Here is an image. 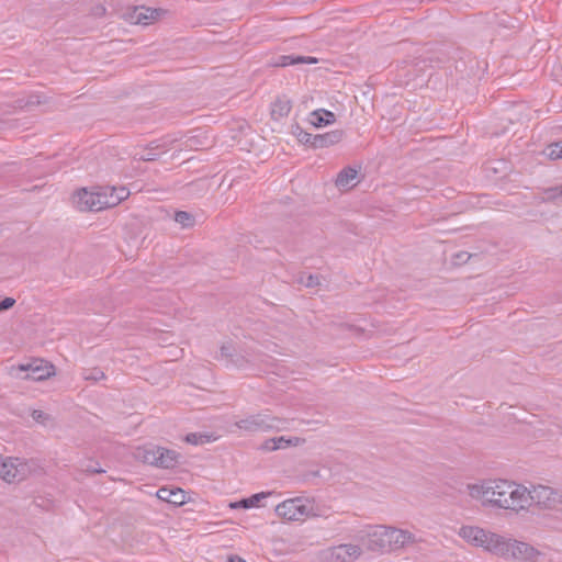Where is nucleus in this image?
<instances>
[{
  "mask_svg": "<svg viewBox=\"0 0 562 562\" xmlns=\"http://www.w3.org/2000/svg\"><path fill=\"white\" fill-rule=\"evenodd\" d=\"M209 137L205 132L196 130L186 135V139L182 142V146L190 150H199L207 146Z\"/></svg>",
  "mask_w": 562,
  "mask_h": 562,
  "instance_id": "21",
  "label": "nucleus"
},
{
  "mask_svg": "<svg viewBox=\"0 0 562 562\" xmlns=\"http://www.w3.org/2000/svg\"><path fill=\"white\" fill-rule=\"evenodd\" d=\"M227 562H247V561L244 560L243 558H240L239 555H231V557H228Z\"/></svg>",
  "mask_w": 562,
  "mask_h": 562,
  "instance_id": "41",
  "label": "nucleus"
},
{
  "mask_svg": "<svg viewBox=\"0 0 562 562\" xmlns=\"http://www.w3.org/2000/svg\"><path fill=\"white\" fill-rule=\"evenodd\" d=\"M530 505L537 504L539 506L549 507L557 499V492L551 487L544 485L533 486L529 490Z\"/></svg>",
  "mask_w": 562,
  "mask_h": 562,
  "instance_id": "14",
  "label": "nucleus"
},
{
  "mask_svg": "<svg viewBox=\"0 0 562 562\" xmlns=\"http://www.w3.org/2000/svg\"><path fill=\"white\" fill-rule=\"evenodd\" d=\"M336 122L334 112L326 109H318L311 113V123L316 127L327 126Z\"/></svg>",
  "mask_w": 562,
  "mask_h": 562,
  "instance_id": "23",
  "label": "nucleus"
},
{
  "mask_svg": "<svg viewBox=\"0 0 562 562\" xmlns=\"http://www.w3.org/2000/svg\"><path fill=\"white\" fill-rule=\"evenodd\" d=\"M15 469H14V482H20L25 480L27 476L32 474H41L43 469L38 464L35 459H20L15 458Z\"/></svg>",
  "mask_w": 562,
  "mask_h": 562,
  "instance_id": "11",
  "label": "nucleus"
},
{
  "mask_svg": "<svg viewBox=\"0 0 562 562\" xmlns=\"http://www.w3.org/2000/svg\"><path fill=\"white\" fill-rule=\"evenodd\" d=\"M272 494H273L272 492L256 493V494H252L249 497L241 498L240 501L231 504V507L232 508H244V509H249V508H252V507H259L260 506V502L262 499L271 496Z\"/></svg>",
  "mask_w": 562,
  "mask_h": 562,
  "instance_id": "24",
  "label": "nucleus"
},
{
  "mask_svg": "<svg viewBox=\"0 0 562 562\" xmlns=\"http://www.w3.org/2000/svg\"><path fill=\"white\" fill-rule=\"evenodd\" d=\"M345 137L342 130H334L324 134H316L313 136L314 149L326 148L338 144Z\"/></svg>",
  "mask_w": 562,
  "mask_h": 562,
  "instance_id": "19",
  "label": "nucleus"
},
{
  "mask_svg": "<svg viewBox=\"0 0 562 562\" xmlns=\"http://www.w3.org/2000/svg\"><path fill=\"white\" fill-rule=\"evenodd\" d=\"M74 203L77 209L82 212H98L109 207L104 188L95 192H90L86 188H82L74 194Z\"/></svg>",
  "mask_w": 562,
  "mask_h": 562,
  "instance_id": "5",
  "label": "nucleus"
},
{
  "mask_svg": "<svg viewBox=\"0 0 562 562\" xmlns=\"http://www.w3.org/2000/svg\"><path fill=\"white\" fill-rule=\"evenodd\" d=\"M366 546L373 552H389V527L376 526L368 531Z\"/></svg>",
  "mask_w": 562,
  "mask_h": 562,
  "instance_id": "8",
  "label": "nucleus"
},
{
  "mask_svg": "<svg viewBox=\"0 0 562 562\" xmlns=\"http://www.w3.org/2000/svg\"><path fill=\"white\" fill-rule=\"evenodd\" d=\"M317 58L312 56L280 55L277 58L276 66L288 67L297 64H316Z\"/></svg>",
  "mask_w": 562,
  "mask_h": 562,
  "instance_id": "25",
  "label": "nucleus"
},
{
  "mask_svg": "<svg viewBox=\"0 0 562 562\" xmlns=\"http://www.w3.org/2000/svg\"><path fill=\"white\" fill-rule=\"evenodd\" d=\"M312 513L313 505L304 497L290 498L276 506V514L288 521L304 520Z\"/></svg>",
  "mask_w": 562,
  "mask_h": 562,
  "instance_id": "4",
  "label": "nucleus"
},
{
  "mask_svg": "<svg viewBox=\"0 0 562 562\" xmlns=\"http://www.w3.org/2000/svg\"><path fill=\"white\" fill-rule=\"evenodd\" d=\"M293 134L296 136L297 140L304 145H308L314 148L313 134L304 131L300 125L293 126Z\"/></svg>",
  "mask_w": 562,
  "mask_h": 562,
  "instance_id": "31",
  "label": "nucleus"
},
{
  "mask_svg": "<svg viewBox=\"0 0 562 562\" xmlns=\"http://www.w3.org/2000/svg\"><path fill=\"white\" fill-rule=\"evenodd\" d=\"M499 484L498 488L501 491H497V493H507L509 495L507 498V509L518 512L530 506V493L526 486L509 481L499 482Z\"/></svg>",
  "mask_w": 562,
  "mask_h": 562,
  "instance_id": "6",
  "label": "nucleus"
},
{
  "mask_svg": "<svg viewBox=\"0 0 562 562\" xmlns=\"http://www.w3.org/2000/svg\"><path fill=\"white\" fill-rule=\"evenodd\" d=\"M54 373V366L43 359H33L12 368L15 378L36 382L47 380Z\"/></svg>",
  "mask_w": 562,
  "mask_h": 562,
  "instance_id": "3",
  "label": "nucleus"
},
{
  "mask_svg": "<svg viewBox=\"0 0 562 562\" xmlns=\"http://www.w3.org/2000/svg\"><path fill=\"white\" fill-rule=\"evenodd\" d=\"M358 173L359 171L357 168L347 166L338 172L335 183L339 189H352L356 186L355 180L357 179Z\"/></svg>",
  "mask_w": 562,
  "mask_h": 562,
  "instance_id": "20",
  "label": "nucleus"
},
{
  "mask_svg": "<svg viewBox=\"0 0 562 562\" xmlns=\"http://www.w3.org/2000/svg\"><path fill=\"white\" fill-rule=\"evenodd\" d=\"M292 109L291 101L285 97H279L271 104V119L274 121H280L283 117H286Z\"/></svg>",
  "mask_w": 562,
  "mask_h": 562,
  "instance_id": "22",
  "label": "nucleus"
},
{
  "mask_svg": "<svg viewBox=\"0 0 562 562\" xmlns=\"http://www.w3.org/2000/svg\"><path fill=\"white\" fill-rule=\"evenodd\" d=\"M361 552L358 544L344 543L333 548L331 559L336 562H352L361 555Z\"/></svg>",
  "mask_w": 562,
  "mask_h": 562,
  "instance_id": "15",
  "label": "nucleus"
},
{
  "mask_svg": "<svg viewBox=\"0 0 562 562\" xmlns=\"http://www.w3.org/2000/svg\"><path fill=\"white\" fill-rule=\"evenodd\" d=\"M104 190L106 192V200L109 202V207L115 206L116 204H119L120 202H122L130 195V192L124 187L104 188Z\"/></svg>",
  "mask_w": 562,
  "mask_h": 562,
  "instance_id": "27",
  "label": "nucleus"
},
{
  "mask_svg": "<svg viewBox=\"0 0 562 562\" xmlns=\"http://www.w3.org/2000/svg\"><path fill=\"white\" fill-rule=\"evenodd\" d=\"M301 283H303L306 288H315L321 284L319 276L317 274H308L305 279L301 278Z\"/></svg>",
  "mask_w": 562,
  "mask_h": 562,
  "instance_id": "38",
  "label": "nucleus"
},
{
  "mask_svg": "<svg viewBox=\"0 0 562 562\" xmlns=\"http://www.w3.org/2000/svg\"><path fill=\"white\" fill-rule=\"evenodd\" d=\"M157 497L177 506L183 505L187 502L186 492L180 487H160L157 491Z\"/></svg>",
  "mask_w": 562,
  "mask_h": 562,
  "instance_id": "18",
  "label": "nucleus"
},
{
  "mask_svg": "<svg viewBox=\"0 0 562 562\" xmlns=\"http://www.w3.org/2000/svg\"><path fill=\"white\" fill-rule=\"evenodd\" d=\"M161 9L142 8V11L137 14V23L148 24L150 21L156 20L160 14Z\"/></svg>",
  "mask_w": 562,
  "mask_h": 562,
  "instance_id": "29",
  "label": "nucleus"
},
{
  "mask_svg": "<svg viewBox=\"0 0 562 562\" xmlns=\"http://www.w3.org/2000/svg\"><path fill=\"white\" fill-rule=\"evenodd\" d=\"M235 348L232 345H223L220 350V359L225 360V364L229 358L234 357Z\"/></svg>",
  "mask_w": 562,
  "mask_h": 562,
  "instance_id": "37",
  "label": "nucleus"
},
{
  "mask_svg": "<svg viewBox=\"0 0 562 562\" xmlns=\"http://www.w3.org/2000/svg\"><path fill=\"white\" fill-rule=\"evenodd\" d=\"M81 375L85 380L92 382L105 379L104 372L99 368L83 369Z\"/></svg>",
  "mask_w": 562,
  "mask_h": 562,
  "instance_id": "32",
  "label": "nucleus"
},
{
  "mask_svg": "<svg viewBox=\"0 0 562 562\" xmlns=\"http://www.w3.org/2000/svg\"><path fill=\"white\" fill-rule=\"evenodd\" d=\"M175 221L182 228H190L193 227L195 224V217L187 211H177L175 213Z\"/></svg>",
  "mask_w": 562,
  "mask_h": 562,
  "instance_id": "30",
  "label": "nucleus"
},
{
  "mask_svg": "<svg viewBox=\"0 0 562 562\" xmlns=\"http://www.w3.org/2000/svg\"><path fill=\"white\" fill-rule=\"evenodd\" d=\"M544 195L548 201H562V186L546 189Z\"/></svg>",
  "mask_w": 562,
  "mask_h": 562,
  "instance_id": "35",
  "label": "nucleus"
},
{
  "mask_svg": "<svg viewBox=\"0 0 562 562\" xmlns=\"http://www.w3.org/2000/svg\"><path fill=\"white\" fill-rule=\"evenodd\" d=\"M248 362V359L244 355L235 351L234 357L229 358L228 362L226 363V367L240 369L244 368Z\"/></svg>",
  "mask_w": 562,
  "mask_h": 562,
  "instance_id": "34",
  "label": "nucleus"
},
{
  "mask_svg": "<svg viewBox=\"0 0 562 562\" xmlns=\"http://www.w3.org/2000/svg\"><path fill=\"white\" fill-rule=\"evenodd\" d=\"M462 255H463V254H459V255H457V258H459V259H463V256H462Z\"/></svg>",
  "mask_w": 562,
  "mask_h": 562,
  "instance_id": "42",
  "label": "nucleus"
},
{
  "mask_svg": "<svg viewBox=\"0 0 562 562\" xmlns=\"http://www.w3.org/2000/svg\"><path fill=\"white\" fill-rule=\"evenodd\" d=\"M490 533L491 531H486L480 527L474 526H463L459 532V535L469 543H472L476 547H482L484 549Z\"/></svg>",
  "mask_w": 562,
  "mask_h": 562,
  "instance_id": "16",
  "label": "nucleus"
},
{
  "mask_svg": "<svg viewBox=\"0 0 562 562\" xmlns=\"http://www.w3.org/2000/svg\"><path fill=\"white\" fill-rule=\"evenodd\" d=\"M544 154L551 160L562 159V142L550 144L546 148Z\"/></svg>",
  "mask_w": 562,
  "mask_h": 562,
  "instance_id": "33",
  "label": "nucleus"
},
{
  "mask_svg": "<svg viewBox=\"0 0 562 562\" xmlns=\"http://www.w3.org/2000/svg\"><path fill=\"white\" fill-rule=\"evenodd\" d=\"M462 255H463V254H459V255H457V258H459V259H463V256H462Z\"/></svg>",
  "mask_w": 562,
  "mask_h": 562,
  "instance_id": "43",
  "label": "nucleus"
},
{
  "mask_svg": "<svg viewBox=\"0 0 562 562\" xmlns=\"http://www.w3.org/2000/svg\"><path fill=\"white\" fill-rule=\"evenodd\" d=\"M177 140V138L153 140L147 145L143 154L139 155L138 159L142 161H154L161 153L167 151L168 147Z\"/></svg>",
  "mask_w": 562,
  "mask_h": 562,
  "instance_id": "12",
  "label": "nucleus"
},
{
  "mask_svg": "<svg viewBox=\"0 0 562 562\" xmlns=\"http://www.w3.org/2000/svg\"><path fill=\"white\" fill-rule=\"evenodd\" d=\"M513 539L491 532L485 550L504 559H509Z\"/></svg>",
  "mask_w": 562,
  "mask_h": 562,
  "instance_id": "10",
  "label": "nucleus"
},
{
  "mask_svg": "<svg viewBox=\"0 0 562 562\" xmlns=\"http://www.w3.org/2000/svg\"><path fill=\"white\" fill-rule=\"evenodd\" d=\"M291 420L261 412L238 419L235 426L246 432L282 431L289 429Z\"/></svg>",
  "mask_w": 562,
  "mask_h": 562,
  "instance_id": "1",
  "label": "nucleus"
},
{
  "mask_svg": "<svg viewBox=\"0 0 562 562\" xmlns=\"http://www.w3.org/2000/svg\"><path fill=\"white\" fill-rule=\"evenodd\" d=\"M505 480H490L482 484L481 486V496L484 503H488L493 506L507 509L508 508V494L507 493H497L501 491L499 482H504Z\"/></svg>",
  "mask_w": 562,
  "mask_h": 562,
  "instance_id": "7",
  "label": "nucleus"
},
{
  "mask_svg": "<svg viewBox=\"0 0 562 562\" xmlns=\"http://www.w3.org/2000/svg\"><path fill=\"white\" fill-rule=\"evenodd\" d=\"M509 559L518 562H536L541 554L538 549L531 544L513 539Z\"/></svg>",
  "mask_w": 562,
  "mask_h": 562,
  "instance_id": "9",
  "label": "nucleus"
},
{
  "mask_svg": "<svg viewBox=\"0 0 562 562\" xmlns=\"http://www.w3.org/2000/svg\"><path fill=\"white\" fill-rule=\"evenodd\" d=\"M184 440L190 445L199 446L215 440V437L207 432H190L186 436Z\"/></svg>",
  "mask_w": 562,
  "mask_h": 562,
  "instance_id": "28",
  "label": "nucleus"
},
{
  "mask_svg": "<svg viewBox=\"0 0 562 562\" xmlns=\"http://www.w3.org/2000/svg\"><path fill=\"white\" fill-rule=\"evenodd\" d=\"M15 458H4L0 454V477L8 482H14Z\"/></svg>",
  "mask_w": 562,
  "mask_h": 562,
  "instance_id": "26",
  "label": "nucleus"
},
{
  "mask_svg": "<svg viewBox=\"0 0 562 562\" xmlns=\"http://www.w3.org/2000/svg\"><path fill=\"white\" fill-rule=\"evenodd\" d=\"M303 442H305V439L300 437L280 436L265 440L260 449L263 451H276L279 449H285L291 446L296 447Z\"/></svg>",
  "mask_w": 562,
  "mask_h": 562,
  "instance_id": "17",
  "label": "nucleus"
},
{
  "mask_svg": "<svg viewBox=\"0 0 562 562\" xmlns=\"http://www.w3.org/2000/svg\"><path fill=\"white\" fill-rule=\"evenodd\" d=\"M15 304V300L10 296H5L0 300V313L12 308Z\"/></svg>",
  "mask_w": 562,
  "mask_h": 562,
  "instance_id": "39",
  "label": "nucleus"
},
{
  "mask_svg": "<svg viewBox=\"0 0 562 562\" xmlns=\"http://www.w3.org/2000/svg\"><path fill=\"white\" fill-rule=\"evenodd\" d=\"M89 473H103L104 470L98 467V463L95 465H88L86 469Z\"/></svg>",
  "mask_w": 562,
  "mask_h": 562,
  "instance_id": "40",
  "label": "nucleus"
},
{
  "mask_svg": "<svg viewBox=\"0 0 562 562\" xmlns=\"http://www.w3.org/2000/svg\"><path fill=\"white\" fill-rule=\"evenodd\" d=\"M136 458L150 465L172 469L178 464L181 454L172 449L156 445H146L137 449Z\"/></svg>",
  "mask_w": 562,
  "mask_h": 562,
  "instance_id": "2",
  "label": "nucleus"
},
{
  "mask_svg": "<svg viewBox=\"0 0 562 562\" xmlns=\"http://www.w3.org/2000/svg\"><path fill=\"white\" fill-rule=\"evenodd\" d=\"M414 542L415 536L412 532L394 527H389V552L400 550L405 546Z\"/></svg>",
  "mask_w": 562,
  "mask_h": 562,
  "instance_id": "13",
  "label": "nucleus"
},
{
  "mask_svg": "<svg viewBox=\"0 0 562 562\" xmlns=\"http://www.w3.org/2000/svg\"><path fill=\"white\" fill-rule=\"evenodd\" d=\"M32 418L42 425H47L49 422L53 420L52 416L44 411L41 409H34L31 414Z\"/></svg>",
  "mask_w": 562,
  "mask_h": 562,
  "instance_id": "36",
  "label": "nucleus"
}]
</instances>
